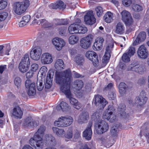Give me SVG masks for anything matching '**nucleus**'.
Instances as JSON below:
<instances>
[{"label":"nucleus","mask_w":149,"mask_h":149,"mask_svg":"<svg viewBox=\"0 0 149 149\" xmlns=\"http://www.w3.org/2000/svg\"><path fill=\"white\" fill-rule=\"evenodd\" d=\"M55 75L56 82L60 85L61 91L69 98L70 103L74 108L79 109L82 107L81 104L72 97L70 92V84L72 80L71 70L68 69L63 71L56 72Z\"/></svg>","instance_id":"1"},{"label":"nucleus","mask_w":149,"mask_h":149,"mask_svg":"<svg viewBox=\"0 0 149 149\" xmlns=\"http://www.w3.org/2000/svg\"><path fill=\"white\" fill-rule=\"evenodd\" d=\"M91 118L92 120L95 122V127L97 134H102L108 130L109 129L108 124L104 121L101 120L98 113H93Z\"/></svg>","instance_id":"2"},{"label":"nucleus","mask_w":149,"mask_h":149,"mask_svg":"<svg viewBox=\"0 0 149 149\" xmlns=\"http://www.w3.org/2000/svg\"><path fill=\"white\" fill-rule=\"evenodd\" d=\"M29 4V0H24L21 2H16L13 4V10L16 14L21 15L26 10Z\"/></svg>","instance_id":"3"},{"label":"nucleus","mask_w":149,"mask_h":149,"mask_svg":"<svg viewBox=\"0 0 149 149\" xmlns=\"http://www.w3.org/2000/svg\"><path fill=\"white\" fill-rule=\"evenodd\" d=\"M115 110L114 107L112 104H110L107 109L103 113L102 117L104 119L109 120V121L113 123L117 120L116 116L113 114V113Z\"/></svg>","instance_id":"4"},{"label":"nucleus","mask_w":149,"mask_h":149,"mask_svg":"<svg viewBox=\"0 0 149 149\" xmlns=\"http://www.w3.org/2000/svg\"><path fill=\"white\" fill-rule=\"evenodd\" d=\"M73 121V118L71 116H66L59 118L57 121H55L54 124L55 125L58 127H67L71 125Z\"/></svg>","instance_id":"5"},{"label":"nucleus","mask_w":149,"mask_h":149,"mask_svg":"<svg viewBox=\"0 0 149 149\" xmlns=\"http://www.w3.org/2000/svg\"><path fill=\"white\" fill-rule=\"evenodd\" d=\"M29 143L36 149H42L44 144L42 136H38L37 134H35L33 138L30 139Z\"/></svg>","instance_id":"6"},{"label":"nucleus","mask_w":149,"mask_h":149,"mask_svg":"<svg viewBox=\"0 0 149 149\" xmlns=\"http://www.w3.org/2000/svg\"><path fill=\"white\" fill-rule=\"evenodd\" d=\"M47 70V67L43 66L38 73L37 86V89L39 91H41L43 88L44 85H43L42 79L45 78Z\"/></svg>","instance_id":"7"},{"label":"nucleus","mask_w":149,"mask_h":149,"mask_svg":"<svg viewBox=\"0 0 149 149\" xmlns=\"http://www.w3.org/2000/svg\"><path fill=\"white\" fill-rule=\"evenodd\" d=\"M94 102L95 105L100 109H103L107 104L106 99L99 95L95 96Z\"/></svg>","instance_id":"8"},{"label":"nucleus","mask_w":149,"mask_h":149,"mask_svg":"<svg viewBox=\"0 0 149 149\" xmlns=\"http://www.w3.org/2000/svg\"><path fill=\"white\" fill-rule=\"evenodd\" d=\"M122 19L127 26H130L133 23V20L130 13L126 10H124L121 12Z\"/></svg>","instance_id":"9"},{"label":"nucleus","mask_w":149,"mask_h":149,"mask_svg":"<svg viewBox=\"0 0 149 149\" xmlns=\"http://www.w3.org/2000/svg\"><path fill=\"white\" fill-rule=\"evenodd\" d=\"M86 57L93 62V65L96 66L99 64V61L98 55L95 52L92 51L87 52L85 54Z\"/></svg>","instance_id":"10"},{"label":"nucleus","mask_w":149,"mask_h":149,"mask_svg":"<svg viewBox=\"0 0 149 149\" xmlns=\"http://www.w3.org/2000/svg\"><path fill=\"white\" fill-rule=\"evenodd\" d=\"M128 70L142 74L145 70V68L143 65L139 64L138 62H135L131 65V66L128 68Z\"/></svg>","instance_id":"11"},{"label":"nucleus","mask_w":149,"mask_h":149,"mask_svg":"<svg viewBox=\"0 0 149 149\" xmlns=\"http://www.w3.org/2000/svg\"><path fill=\"white\" fill-rule=\"evenodd\" d=\"M148 100L147 97L146 96L145 92L141 91L139 95L136 97L135 99V103L137 106H142L146 103Z\"/></svg>","instance_id":"12"},{"label":"nucleus","mask_w":149,"mask_h":149,"mask_svg":"<svg viewBox=\"0 0 149 149\" xmlns=\"http://www.w3.org/2000/svg\"><path fill=\"white\" fill-rule=\"evenodd\" d=\"M25 86L28 90V94L29 96L34 95L36 93L35 83L30 80H26Z\"/></svg>","instance_id":"13"},{"label":"nucleus","mask_w":149,"mask_h":149,"mask_svg":"<svg viewBox=\"0 0 149 149\" xmlns=\"http://www.w3.org/2000/svg\"><path fill=\"white\" fill-rule=\"evenodd\" d=\"M92 40V36L91 35L82 38L80 40V46L84 49H87L90 47Z\"/></svg>","instance_id":"14"},{"label":"nucleus","mask_w":149,"mask_h":149,"mask_svg":"<svg viewBox=\"0 0 149 149\" xmlns=\"http://www.w3.org/2000/svg\"><path fill=\"white\" fill-rule=\"evenodd\" d=\"M137 55L138 57L141 59H145L148 57V51L144 45H142L139 47L137 51Z\"/></svg>","instance_id":"15"},{"label":"nucleus","mask_w":149,"mask_h":149,"mask_svg":"<svg viewBox=\"0 0 149 149\" xmlns=\"http://www.w3.org/2000/svg\"><path fill=\"white\" fill-rule=\"evenodd\" d=\"M113 44L112 42L108 43L106 47V52L102 59V63H107L110 57V53L113 47Z\"/></svg>","instance_id":"16"},{"label":"nucleus","mask_w":149,"mask_h":149,"mask_svg":"<svg viewBox=\"0 0 149 149\" xmlns=\"http://www.w3.org/2000/svg\"><path fill=\"white\" fill-rule=\"evenodd\" d=\"M41 53V49L39 47H35L31 51L30 56L33 60L37 61L40 59Z\"/></svg>","instance_id":"17"},{"label":"nucleus","mask_w":149,"mask_h":149,"mask_svg":"<svg viewBox=\"0 0 149 149\" xmlns=\"http://www.w3.org/2000/svg\"><path fill=\"white\" fill-rule=\"evenodd\" d=\"M84 21L86 24L89 25H92L95 22L96 19L92 11H90L87 13L84 16Z\"/></svg>","instance_id":"18"},{"label":"nucleus","mask_w":149,"mask_h":149,"mask_svg":"<svg viewBox=\"0 0 149 149\" xmlns=\"http://www.w3.org/2000/svg\"><path fill=\"white\" fill-rule=\"evenodd\" d=\"M52 43L58 50H61L65 44V42L63 39L58 37L53 39Z\"/></svg>","instance_id":"19"},{"label":"nucleus","mask_w":149,"mask_h":149,"mask_svg":"<svg viewBox=\"0 0 149 149\" xmlns=\"http://www.w3.org/2000/svg\"><path fill=\"white\" fill-rule=\"evenodd\" d=\"M54 75L52 70H50L48 72L46 79L45 88H49L52 85V78Z\"/></svg>","instance_id":"20"},{"label":"nucleus","mask_w":149,"mask_h":149,"mask_svg":"<svg viewBox=\"0 0 149 149\" xmlns=\"http://www.w3.org/2000/svg\"><path fill=\"white\" fill-rule=\"evenodd\" d=\"M41 62L44 64H48L52 63L53 59L51 55L48 53L43 54L41 57Z\"/></svg>","instance_id":"21"},{"label":"nucleus","mask_w":149,"mask_h":149,"mask_svg":"<svg viewBox=\"0 0 149 149\" xmlns=\"http://www.w3.org/2000/svg\"><path fill=\"white\" fill-rule=\"evenodd\" d=\"M146 37V33L144 31L141 32L138 35L136 40L134 42L133 45H136L140 44L145 40Z\"/></svg>","instance_id":"22"},{"label":"nucleus","mask_w":149,"mask_h":149,"mask_svg":"<svg viewBox=\"0 0 149 149\" xmlns=\"http://www.w3.org/2000/svg\"><path fill=\"white\" fill-rule=\"evenodd\" d=\"M49 7L50 8L54 9H65L66 8V5L62 1L59 0L57 1L55 3L51 4L49 5Z\"/></svg>","instance_id":"23"},{"label":"nucleus","mask_w":149,"mask_h":149,"mask_svg":"<svg viewBox=\"0 0 149 149\" xmlns=\"http://www.w3.org/2000/svg\"><path fill=\"white\" fill-rule=\"evenodd\" d=\"M111 137L107 136L101 138V143L107 148H109L112 145L111 142Z\"/></svg>","instance_id":"24"},{"label":"nucleus","mask_w":149,"mask_h":149,"mask_svg":"<svg viewBox=\"0 0 149 149\" xmlns=\"http://www.w3.org/2000/svg\"><path fill=\"white\" fill-rule=\"evenodd\" d=\"M89 118L88 113L87 112H83L80 114L77 120L78 122L80 123H86Z\"/></svg>","instance_id":"25"},{"label":"nucleus","mask_w":149,"mask_h":149,"mask_svg":"<svg viewBox=\"0 0 149 149\" xmlns=\"http://www.w3.org/2000/svg\"><path fill=\"white\" fill-rule=\"evenodd\" d=\"M104 41V39L102 37L98 38L96 39L93 46L96 50H98L102 49Z\"/></svg>","instance_id":"26"},{"label":"nucleus","mask_w":149,"mask_h":149,"mask_svg":"<svg viewBox=\"0 0 149 149\" xmlns=\"http://www.w3.org/2000/svg\"><path fill=\"white\" fill-rule=\"evenodd\" d=\"M23 113L21 108L18 106L16 107L13 109V115L16 118L19 119L22 118Z\"/></svg>","instance_id":"27"},{"label":"nucleus","mask_w":149,"mask_h":149,"mask_svg":"<svg viewBox=\"0 0 149 149\" xmlns=\"http://www.w3.org/2000/svg\"><path fill=\"white\" fill-rule=\"evenodd\" d=\"M125 29V27L123 23L118 22L116 25L115 32L117 34H121L124 33Z\"/></svg>","instance_id":"28"},{"label":"nucleus","mask_w":149,"mask_h":149,"mask_svg":"<svg viewBox=\"0 0 149 149\" xmlns=\"http://www.w3.org/2000/svg\"><path fill=\"white\" fill-rule=\"evenodd\" d=\"M125 106L123 104H120L118 109V111L120 114L121 118H125L127 117L128 115L125 112Z\"/></svg>","instance_id":"29"},{"label":"nucleus","mask_w":149,"mask_h":149,"mask_svg":"<svg viewBox=\"0 0 149 149\" xmlns=\"http://www.w3.org/2000/svg\"><path fill=\"white\" fill-rule=\"evenodd\" d=\"M56 109L58 110H62L63 111H65L69 110L70 109V107L66 103L62 102L59 105L56 106Z\"/></svg>","instance_id":"30"},{"label":"nucleus","mask_w":149,"mask_h":149,"mask_svg":"<svg viewBox=\"0 0 149 149\" xmlns=\"http://www.w3.org/2000/svg\"><path fill=\"white\" fill-rule=\"evenodd\" d=\"M79 26L78 24L73 23L71 24L68 28V30L69 33L71 34L78 33L77 27Z\"/></svg>","instance_id":"31"},{"label":"nucleus","mask_w":149,"mask_h":149,"mask_svg":"<svg viewBox=\"0 0 149 149\" xmlns=\"http://www.w3.org/2000/svg\"><path fill=\"white\" fill-rule=\"evenodd\" d=\"M113 13L111 12L108 11L104 15L103 18L107 23H110L113 21Z\"/></svg>","instance_id":"32"},{"label":"nucleus","mask_w":149,"mask_h":149,"mask_svg":"<svg viewBox=\"0 0 149 149\" xmlns=\"http://www.w3.org/2000/svg\"><path fill=\"white\" fill-rule=\"evenodd\" d=\"M64 65L63 60L61 59L57 60L55 63L54 67L57 70H61L63 68Z\"/></svg>","instance_id":"33"},{"label":"nucleus","mask_w":149,"mask_h":149,"mask_svg":"<svg viewBox=\"0 0 149 149\" xmlns=\"http://www.w3.org/2000/svg\"><path fill=\"white\" fill-rule=\"evenodd\" d=\"M52 22L54 26L55 25H65L68 23V22L66 19H54Z\"/></svg>","instance_id":"34"},{"label":"nucleus","mask_w":149,"mask_h":149,"mask_svg":"<svg viewBox=\"0 0 149 149\" xmlns=\"http://www.w3.org/2000/svg\"><path fill=\"white\" fill-rule=\"evenodd\" d=\"M52 129L54 132L58 136L62 137L65 134V131L63 129H60L57 127H53Z\"/></svg>","instance_id":"35"},{"label":"nucleus","mask_w":149,"mask_h":149,"mask_svg":"<svg viewBox=\"0 0 149 149\" xmlns=\"http://www.w3.org/2000/svg\"><path fill=\"white\" fill-rule=\"evenodd\" d=\"M92 134L91 129H86L83 132V136L88 140H90L91 138Z\"/></svg>","instance_id":"36"},{"label":"nucleus","mask_w":149,"mask_h":149,"mask_svg":"<svg viewBox=\"0 0 149 149\" xmlns=\"http://www.w3.org/2000/svg\"><path fill=\"white\" fill-rule=\"evenodd\" d=\"M30 60L29 58V55L26 54L22 58L21 61L20 63L24 64L30 65Z\"/></svg>","instance_id":"37"},{"label":"nucleus","mask_w":149,"mask_h":149,"mask_svg":"<svg viewBox=\"0 0 149 149\" xmlns=\"http://www.w3.org/2000/svg\"><path fill=\"white\" fill-rule=\"evenodd\" d=\"M32 119L31 117L26 119L23 123V125L25 127H32Z\"/></svg>","instance_id":"38"},{"label":"nucleus","mask_w":149,"mask_h":149,"mask_svg":"<svg viewBox=\"0 0 149 149\" xmlns=\"http://www.w3.org/2000/svg\"><path fill=\"white\" fill-rule=\"evenodd\" d=\"M119 127L118 126L114 125L111 128L110 131L111 134L112 136H117L118 132L119 131Z\"/></svg>","instance_id":"39"},{"label":"nucleus","mask_w":149,"mask_h":149,"mask_svg":"<svg viewBox=\"0 0 149 149\" xmlns=\"http://www.w3.org/2000/svg\"><path fill=\"white\" fill-rule=\"evenodd\" d=\"M29 65L20 63L19 66V69L21 72H25L29 70Z\"/></svg>","instance_id":"40"},{"label":"nucleus","mask_w":149,"mask_h":149,"mask_svg":"<svg viewBox=\"0 0 149 149\" xmlns=\"http://www.w3.org/2000/svg\"><path fill=\"white\" fill-rule=\"evenodd\" d=\"M78 40V37L76 36H71L69 38V43L71 45H74L77 43Z\"/></svg>","instance_id":"41"},{"label":"nucleus","mask_w":149,"mask_h":149,"mask_svg":"<svg viewBox=\"0 0 149 149\" xmlns=\"http://www.w3.org/2000/svg\"><path fill=\"white\" fill-rule=\"evenodd\" d=\"M74 85L76 89L80 90L83 87L84 85L83 82L81 80H77L74 82Z\"/></svg>","instance_id":"42"},{"label":"nucleus","mask_w":149,"mask_h":149,"mask_svg":"<svg viewBox=\"0 0 149 149\" xmlns=\"http://www.w3.org/2000/svg\"><path fill=\"white\" fill-rule=\"evenodd\" d=\"M119 92L121 94L123 95L126 92V85L123 82L120 83L119 86Z\"/></svg>","instance_id":"43"},{"label":"nucleus","mask_w":149,"mask_h":149,"mask_svg":"<svg viewBox=\"0 0 149 149\" xmlns=\"http://www.w3.org/2000/svg\"><path fill=\"white\" fill-rule=\"evenodd\" d=\"M74 60L78 65H80L82 64L84 61L83 57L82 55H79L75 57Z\"/></svg>","instance_id":"44"},{"label":"nucleus","mask_w":149,"mask_h":149,"mask_svg":"<svg viewBox=\"0 0 149 149\" xmlns=\"http://www.w3.org/2000/svg\"><path fill=\"white\" fill-rule=\"evenodd\" d=\"M45 138L47 140L49 141H50L51 142V144L53 145L54 146L56 144V142L55 141V138L52 136V135H46L45 136Z\"/></svg>","instance_id":"45"},{"label":"nucleus","mask_w":149,"mask_h":149,"mask_svg":"<svg viewBox=\"0 0 149 149\" xmlns=\"http://www.w3.org/2000/svg\"><path fill=\"white\" fill-rule=\"evenodd\" d=\"M97 15L98 17H100L103 14V10L102 7L100 6L97 7L95 9Z\"/></svg>","instance_id":"46"},{"label":"nucleus","mask_w":149,"mask_h":149,"mask_svg":"<svg viewBox=\"0 0 149 149\" xmlns=\"http://www.w3.org/2000/svg\"><path fill=\"white\" fill-rule=\"evenodd\" d=\"M45 130V127L43 126H41L39 127L37 132L35 134H37L38 136H42V137Z\"/></svg>","instance_id":"47"},{"label":"nucleus","mask_w":149,"mask_h":149,"mask_svg":"<svg viewBox=\"0 0 149 149\" xmlns=\"http://www.w3.org/2000/svg\"><path fill=\"white\" fill-rule=\"evenodd\" d=\"M135 49L134 47L130 46L128 49V51L126 53L129 56L131 57L133 56L135 52Z\"/></svg>","instance_id":"48"},{"label":"nucleus","mask_w":149,"mask_h":149,"mask_svg":"<svg viewBox=\"0 0 149 149\" xmlns=\"http://www.w3.org/2000/svg\"><path fill=\"white\" fill-rule=\"evenodd\" d=\"M78 33H84L86 32L87 31V29L86 27L80 26L77 27Z\"/></svg>","instance_id":"49"},{"label":"nucleus","mask_w":149,"mask_h":149,"mask_svg":"<svg viewBox=\"0 0 149 149\" xmlns=\"http://www.w3.org/2000/svg\"><path fill=\"white\" fill-rule=\"evenodd\" d=\"M108 98L110 100H114L116 98V95L115 91H110L108 93Z\"/></svg>","instance_id":"50"},{"label":"nucleus","mask_w":149,"mask_h":149,"mask_svg":"<svg viewBox=\"0 0 149 149\" xmlns=\"http://www.w3.org/2000/svg\"><path fill=\"white\" fill-rule=\"evenodd\" d=\"M132 8L133 10L135 11L139 12L142 10V6L136 4H133Z\"/></svg>","instance_id":"51"},{"label":"nucleus","mask_w":149,"mask_h":149,"mask_svg":"<svg viewBox=\"0 0 149 149\" xmlns=\"http://www.w3.org/2000/svg\"><path fill=\"white\" fill-rule=\"evenodd\" d=\"M130 57L127 53H125L122 56V60L124 62H128L130 61Z\"/></svg>","instance_id":"52"},{"label":"nucleus","mask_w":149,"mask_h":149,"mask_svg":"<svg viewBox=\"0 0 149 149\" xmlns=\"http://www.w3.org/2000/svg\"><path fill=\"white\" fill-rule=\"evenodd\" d=\"M72 129H70L67 131L65 135V137L68 139H70L72 138Z\"/></svg>","instance_id":"53"},{"label":"nucleus","mask_w":149,"mask_h":149,"mask_svg":"<svg viewBox=\"0 0 149 149\" xmlns=\"http://www.w3.org/2000/svg\"><path fill=\"white\" fill-rule=\"evenodd\" d=\"M8 15V13L4 12L0 13V22L4 20Z\"/></svg>","instance_id":"54"},{"label":"nucleus","mask_w":149,"mask_h":149,"mask_svg":"<svg viewBox=\"0 0 149 149\" xmlns=\"http://www.w3.org/2000/svg\"><path fill=\"white\" fill-rule=\"evenodd\" d=\"M14 83L15 85L18 87L20 86L21 83V78L19 77H16L14 80Z\"/></svg>","instance_id":"55"},{"label":"nucleus","mask_w":149,"mask_h":149,"mask_svg":"<svg viewBox=\"0 0 149 149\" xmlns=\"http://www.w3.org/2000/svg\"><path fill=\"white\" fill-rule=\"evenodd\" d=\"M38 65L36 63L33 64L31 65V70L34 72L38 70Z\"/></svg>","instance_id":"56"},{"label":"nucleus","mask_w":149,"mask_h":149,"mask_svg":"<svg viewBox=\"0 0 149 149\" xmlns=\"http://www.w3.org/2000/svg\"><path fill=\"white\" fill-rule=\"evenodd\" d=\"M31 16L29 15H27L24 16L22 18V19L27 23L30 20Z\"/></svg>","instance_id":"57"},{"label":"nucleus","mask_w":149,"mask_h":149,"mask_svg":"<svg viewBox=\"0 0 149 149\" xmlns=\"http://www.w3.org/2000/svg\"><path fill=\"white\" fill-rule=\"evenodd\" d=\"M132 2V0H123V4L126 6H130Z\"/></svg>","instance_id":"58"},{"label":"nucleus","mask_w":149,"mask_h":149,"mask_svg":"<svg viewBox=\"0 0 149 149\" xmlns=\"http://www.w3.org/2000/svg\"><path fill=\"white\" fill-rule=\"evenodd\" d=\"M66 31V29L64 28H61L58 29L59 34L61 36L64 35Z\"/></svg>","instance_id":"59"},{"label":"nucleus","mask_w":149,"mask_h":149,"mask_svg":"<svg viewBox=\"0 0 149 149\" xmlns=\"http://www.w3.org/2000/svg\"><path fill=\"white\" fill-rule=\"evenodd\" d=\"M7 5V2H0V10L5 9Z\"/></svg>","instance_id":"60"},{"label":"nucleus","mask_w":149,"mask_h":149,"mask_svg":"<svg viewBox=\"0 0 149 149\" xmlns=\"http://www.w3.org/2000/svg\"><path fill=\"white\" fill-rule=\"evenodd\" d=\"M34 72L30 70L26 74V77L27 78H30L32 77L33 74Z\"/></svg>","instance_id":"61"},{"label":"nucleus","mask_w":149,"mask_h":149,"mask_svg":"<svg viewBox=\"0 0 149 149\" xmlns=\"http://www.w3.org/2000/svg\"><path fill=\"white\" fill-rule=\"evenodd\" d=\"M6 69V65H2L0 66V75L3 73V72Z\"/></svg>","instance_id":"62"},{"label":"nucleus","mask_w":149,"mask_h":149,"mask_svg":"<svg viewBox=\"0 0 149 149\" xmlns=\"http://www.w3.org/2000/svg\"><path fill=\"white\" fill-rule=\"evenodd\" d=\"M44 25V27L45 28L50 27L54 26L53 23H51L47 21V22Z\"/></svg>","instance_id":"63"},{"label":"nucleus","mask_w":149,"mask_h":149,"mask_svg":"<svg viewBox=\"0 0 149 149\" xmlns=\"http://www.w3.org/2000/svg\"><path fill=\"white\" fill-rule=\"evenodd\" d=\"M27 24L25 22L22 20L19 22V25L20 27H23L25 26Z\"/></svg>","instance_id":"64"}]
</instances>
